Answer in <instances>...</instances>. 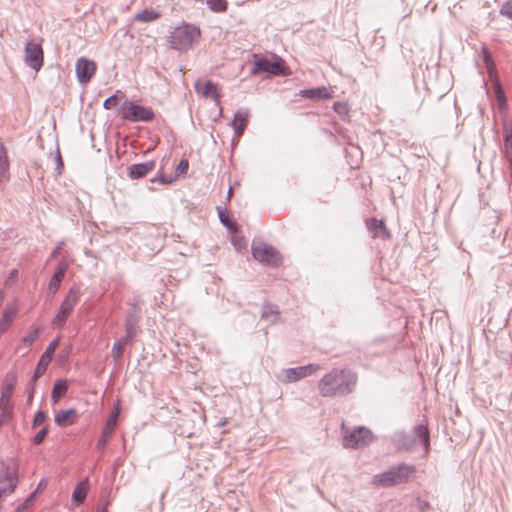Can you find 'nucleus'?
Masks as SVG:
<instances>
[{
    "label": "nucleus",
    "mask_w": 512,
    "mask_h": 512,
    "mask_svg": "<svg viewBox=\"0 0 512 512\" xmlns=\"http://www.w3.org/2000/svg\"><path fill=\"white\" fill-rule=\"evenodd\" d=\"M45 486H46V481H45V480H41V481L39 482L38 486H37L36 491H34V492L32 493L31 497H32V496H33V495H34V494H35L39 489H41V488H43V487H45Z\"/></svg>",
    "instance_id": "51"
},
{
    "label": "nucleus",
    "mask_w": 512,
    "mask_h": 512,
    "mask_svg": "<svg viewBox=\"0 0 512 512\" xmlns=\"http://www.w3.org/2000/svg\"><path fill=\"white\" fill-rule=\"evenodd\" d=\"M200 37V30L195 26L183 23L173 29L169 42L173 49L184 51L189 49Z\"/></svg>",
    "instance_id": "3"
},
{
    "label": "nucleus",
    "mask_w": 512,
    "mask_h": 512,
    "mask_svg": "<svg viewBox=\"0 0 512 512\" xmlns=\"http://www.w3.org/2000/svg\"><path fill=\"white\" fill-rule=\"evenodd\" d=\"M495 95L498 100V106L501 110L506 108V97L504 91L499 83L494 85Z\"/></svg>",
    "instance_id": "34"
},
{
    "label": "nucleus",
    "mask_w": 512,
    "mask_h": 512,
    "mask_svg": "<svg viewBox=\"0 0 512 512\" xmlns=\"http://www.w3.org/2000/svg\"><path fill=\"white\" fill-rule=\"evenodd\" d=\"M88 489V478H85L84 480L78 483V485L74 488L72 492V501L74 502L75 505H79L85 500Z\"/></svg>",
    "instance_id": "23"
},
{
    "label": "nucleus",
    "mask_w": 512,
    "mask_h": 512,
    "mask_svg": "<svg viewBox=\"0 0 512 512\" xmlns=\"http://www.w3.org/2000/svg\"><path fill=\"white\" fill-rule=\"evenodd\" d=\"M402 447H405L406 449H409L411 444V439L409 436L403 435L400 439Z\"/></svg>",
    "instance_id": "49"
},
{
    "label": "nucleus",
    "mask_w": 512,
    "mask_h": 512,
    "mask_svg": "<svg viewBox=\"0 0 512 512\" xmlns=\"http://www.w3.org/2000/svg\"><path fill=\"white\" fill-rule=\"evenodd\" d=\"M150 181L152 183L156 182V181H159L162 184H170V183H172L173 179L172 178H167L165 175L160 174L157 177L152 178Z\"/></svg>",
    "instance_id": "46"
},
{
    "label": "nucleus",
    "mask_w": 512,
    "mask_h": 512,
    "mask_svg": "<svg viewBox=\"0 0 512 512\" xmlns=\"http://www.w3.org/2000/svg\"><path fill=\"white\" fill-rule=\"evenodd\" d=\"M12 395V387L7 386L3 391L1 392L0 397V408L3 410H6L10 407V398Z\"/></svg>",
    "instance_id": "33"
},
{
    "label": "nucleus",
    "mask_w": 512,
    "mask_h": 512,
    "mask_svg": "<svg viewBox=\"0 0 512 512\" xmlns=\"http://www.w3.org/2000/svg\"><path fill=\"white\" fill-rule=\"evenodd\" d=\"M248 117L249 112L247 109L240 108L235 112L231 123L235 135L241 136L243 134L248 124Z\"/></svg>",
    "instance_id": "17"
},
{
    "label": "nucleus",
    "mask_w": 512,
    "mask_h": 512,
    "mask_svg": "<svg viewBox=\"0 0 512 512\" xmlns=\"http://www.w3.org/2000/svg\"><path fill=\"white\" fill-rule=\"evenodd\" d=\"M128 343V332L126 335L121 338L119 341L115 342L112 348L113 357L115 359L120 358L122 351L124 350L125 345Z\"/></svg>",
    "instance_id": "32"
},
{
    "label": "nucleus",
    "mask_w": 512,
    "mask_h": 512,
    "mask_svg": "<svg viewBox=\"0 0 512 512\" xmlns=\"http://www.w3.org/2000/svg\"><path fill=\"white\" fill-rule=\"evenodd\" d=\"M482 56H483V61L486 65L488 71H490V69H492L494 67V64L491 59L490 53L485 46L482 47Z\"/></svg>",
    "instance_id": "39"
},
{
    "label": "nucleus",
    "mask_w": 512,
    "mask_h": 512,
    "mask_svg": "<svg viewBox=\"0 0 512 512\" xmlns=\"http://www.w3.org/2000/svg\"><path fill=\"white\" fill-rule=\"evenodd\" d=\"M320 369L318 364H308L304 366L292 367L283 369L282 373L284 378L282 379L285 383H292L299 381L307 376L312 375Z\"/></svg>",
    "instance_id": "10"
},
{
    "label": "nucleus",
    "mask_w": 512,
    "mask_h": 512,
    "mask_svg": "<svg viewBox=\"0 0 512 512\" xmlns=\"http://www.w3.org/2000/svg\"><path fill=\"white\" fill-rule=\"evenodd\" d=\"M127 140H128V136H124L122 138L123 147H121L120 143H118L117 148H116V153H117L118 158L125 155V153H126L125 147H126Z\"/></svg>",
    "instance_id": "45"
},
{
    "label": "nucleus",
    "mask_w": 512,
    "mask_h": 512,
    "mask_svg": "<svg viewBox=\"0 0 512 512\" xmlns=\"http://www.w3.org/2000/svg\"><path fill=\"white\" fill-rule=\"evenodd\" d=\"M142 302L138 299L134 300L133 304H130V341L136 335L135 324L138 322L139 317L137 314L141 311Z\"/></svg>",
    "instance_id": "26"
},
{
    "label": "nucleus",
    "mask_w": 512,
    "mask_h": 512,
    "mask_svg": "<svg viewBox=\"0 0 512 512\" xmlns=\"http://www.w3.org/2000/svg\"><path fill=\"white\" fill-rule=\"evenodd\" d=\"M16 273H17V270H13V271L11 272V276H15V274H16Z\"/></svg>",
    "instance_id": "54"
},
{
    "label": "nucleus",
    "mask_w": 512,
    "mask_h": 512,
    "mask_svg": "<svg viewBox=\"0 0 512 512\" xmlns=\"http://www.w3.org/2000/svg\"><path fill=\"white\" fill-rule=\"evenodd\" d=\"M47 433H48L47 427H44L41 430H39L38 433L33 438V444L34 445L41 444L43 442V440L45 439Z\"/></svg>",
    "instance_id": "40"
},
{
    "label": "nucleus",
    "mask_w": 512,
    "mask_h": 512,
    "mask_svg": "<svg viewBox=\"0 0 512 512\" xmlns=\"http://www.w3.org/2000/svg\"><path fill=\"white\" fill-rule=\"evenodd\" d=\"M231 195H232V188L230 187L227 192V199H230Z\"/></svg>",
    "instance_id": "52"
},
{
    "label": "nucleus",
    "mask_w": 512,
    "mask_h": 512,
    "mask_svg": "<svg viewBox=\"0 0 512 512\" xmlns=\"http://www.w3.org/2000/svg\"><path fill=\"white\" fill-rule=\"evenodd\" d=\"M75 72L79 83H88L96 72V64L93 60L80 57L76 61Z\"/></svg>",
    "instance_id": "11"
},
{
    "label": "nucleus",
    "mask_w": 512,
    "mask_h": 512,
    "mask_svg": "<svg viewBox=\"0 0 512 512\" xmlns=\"http://www.w3.org/2000/svg\"><path fill=\"white\" fill-rule=\"evenodd\" d=\"M253 58L254 62L250 75L284 76L288 74L285 62L281 57L274 56L273 60H270L259 54H254Z\"/></svg>",
    "instance_id": "4"
},
{
    "label": "nucleus",
    "mask_w": 512,
    "mask_h": 512,
    "mask_svg": "<svg viewBox=\"0 0 512 512\" xmlns=\"http://www.w3.org/2000/svg\"><path fill=\"white\" fill-rule=\"evenodd\" d=\"M77 411L74 408L60 410L55 414L54 421L59 427H67L77 420Z\"/></svg>",
    "instance_id": "18"
},
{
    "label": "nucleus",
    "mask_w": 512,
    "mask_h": 512,
    "mask_svg": "<svg viewBox=\"0 0 512 512\" xmlns=\"http://www.w3.org/2000/svg\"><path fill=\"white\" fill-rule=\"evenodd\" d=\"M342 444L348 448H359L369 444L372 441V433L365 427H356L351 431L345 428L344 423L341 425Z\"/></svg>",
    "instance_id": "5"
},
{
    "label": "nucleus",
    "mask_w": 512,
    "mask_h": 512,
    "mask_svg": "<svg viewBox=\"0 0 512 512\" xmlns=\"http://www.w3.org/2000/svg\"><path fill=\"white\" fill-rule=\"evenodd\" d=\"M155 167V161L150 160L145 163H137L130 166V178L139 179L152 171Z\"/></svg>",
    "instance_id": "19"
},
{
    "label": "nucleus",
    "mask_w": 512,
    "mask_h": 512,
    "mask_svg": "<svg viewBox=\"0 0 512 512\" xmlns=\"http://www.w3.org/2000/svg\"><path fill=\"white\" fill-rule=\"evenodd\" d=\"M130 122L143 121L148 122L153 120L155 114L151 108L141 106L139 104L130 102Z\"/></svg>",
    "instance_id": "15"
},
{
    "label": "nucleus",
    "mask_w": 512,
    "mask_h": 512,
    "mask_svg": "<svg viewBox=\"0 0 512 512\" xmlns=\"http://www.w3.org/2000/svg\"><path fill=\"white\" fill-rule=\"evenodd\" d=\"M278 306L272 303H266L262 306L261 318L275 323L279 316Z\"/></svg>",
    "instance_id": "27"
},
{
    "label": "nucleus",
    "mask_w": 512,
    "mask_h": 512,
    "mask_svg": "<svg viewBox=\"0 0 512 512\" xmlns=\"http://www.w3.org/2000/svg\"><path fill=\"white\" fill-rule=\"evenodd\" d=\"M12 321L11 317L8 316V314L5 312L3 314L2 320L0 321V333L5 331Z\"/></svg>",
    "instance_id": "43"
},
{
    "label": "nucleus",
    "mask_w": 512,
    "mask_h": 512,
    "mask_svg": "<svg viewBox=\"0 0 512 512\" xmlns=\"http://www.w3.org/2000/svg\"><path fill=\"white\" fill-rule=\"evenodd\" d=\"M302 95L308 99H329L332 91L326 87L311 88L302 91Z\"/></svg>",
    "instance_id": "24"
},
{
    "label": "nucleus",
    "mask_w": 512,
    "mask_h": 512,
    "mask_svg": "<svg viewBox=\"0 0 512 512\" xmlns=\"http://www.w3.org/2000/svg\"><path fill=\"white\" fill-rule=\"evenodd\" d=\"M218 217L223 226H225L229 231L236 232L237 231V223L230 219L229 212L226 209H222L217 207Z\"/></svg>",
    "instance_id": "29"
},
{
    "label": "nucleus",
    "mask_w": 512,
    "mask_h": 512,
    "mask_svg": "<svg viewBox=\"0 0 512 512\" xmlns=\"http://www.w3.org/2000/svg\"><path fill=\"white\" fill-rule=\"evenodd\" d=\"M415 468L408 464H398L388 470L376 474L372 478V484L380 487H391L405 483L409 480Z\"/></svg>",
    "instance_id": "2"
},
{
    "label": "nucleus",
    "mask_w": 512,
    "mask_h": 512,
    "mask_svg": "<svg viewBox=\"0 0 512 512\" xmlns=\"http://www.w3.org/2000/svg\"><path fill=\"white\" fill-rule=\"evenodd\" d=\"M18 482L17 471L4 463L0 469V496L12 493Z\"/></svg>",
    "instance_id": "9"
},
{
    "label": "nucleus",
    "mask_w": 512,
    "mask_h": 512,
    "mask_svg": "<svg viewBox=\"0 0 512 512\" xmlns=\"http://www.w3.org/2000/svg\"><path fill=\"white\" fill-rule=\"evenodd\" d=\"M160 17V13L152 8H145L142 11L136 13L132 21L133 22H144L150 23L157 20Z\"/></svg>",
    "instance_id": "25"
},
{
    "label": "nucleus",
    "mask_w": 512,
    "mask_h": 512,
    "mask_svg": "<svg viewBox=\"0 0 512 512\" xmlns=\"http://www.w3.org/2000/svg\"><path fill=\"white\" fill-rule=\"evenodd\" d=\"M9 177V162L7 152L2 143H0V182Z\"/></svg>",
    "instance_id": "28"
},
{
    "label": "nucleus",
    "mask_w": 512,
    "mask_h": 512,
    "mask_svg": "<svg viewBox=\"0 0 512 512\" xmlns=\"http://www.w3.org/2000/svg\"><path fill=\"white\" fill-rule=\"evenodd\" d=\"M188 167H189L188 160H186V159H182V160L178 163V165H177V167H176V174H177V175H180V174H182V173L186 172V171L188 170Z\"/></svg>",
    "instance_id": "44"
},
{
    "label": "nucleus",
    "mask_w": 512,
    "mask_h": 512,
    "mask_svg": "<svg viewBox=\"0 0 512 512\" xmlns=\"http://www.w3.org/2000/svg\"><path fill=\"white\" fill-rule=\"evenodd\" d=\"M503 133H504V147L502 148V152L506 158H509L512 155V122L504 121L503 123Z\"/></svg>",
    "instance_id": "21"
},
{
    "label": "nucleus",
    "mask_w": 512,
    "mask_h": 512,
    "mask_svg": "<svg viewBox=\"0 0 512 512\" xmlns=\"http://www.w3.org/2000/svg\"><path fill=\"white\" fill-rule=\"evenodd\" d=\"M500 14L512 19V0L504 2L500 8Z\"/></svg>",
    "instance_id": "37"
},
{
    "label": "nucleus",
    "mask_w": 512,
    "mask_h": 512,
    "mask_svg": "<svg viewBox=\"0 0 512 512\" xmlns=\"http://www.w3.org/2000/svg\"><path fill=\"white\" fill-rule=\"evenodd\" d=\"M55 163H56V170H57L58 174L60 175L62 173L64 164H63V160H62V157H61V154H60V151L58 148H57V151L55 154Z\"/></svg>",
    "instance_id": "42"
},
{
    "label": "nucleus",
    "mask_w": 512,
    "mask_h": 512,
    "mask_svg": "<svg viewBox=\"0 0 512 512\" xmlns=\"http://www.w3.org/2000/svg\"><path fill=\"white\" fill-rule=\"evenodd\" d=\"M367 226L371 231H373V237H381L383 239H388L390 237V233L383 220L371 218L367 221Z\"/></svg>",
    "instance_id": "20"
},
{
    "label": "nucleus",
    "mask_w": 512,
    "mask_h": 512,
    "mask_svg": "<svg viewBox=\"0 0 512 512\" xmlns=\"http://www.w3.org/2000/svg\"><path fill=\"white\" fill-rule=\"evenodd\" d=\"M43 61L44 53L41 45L33 40L28 41L25 44V64L38 72L43 66Z\"/></svg>",
    "instance_id": "8"
},
{
    "label": "nucleus",
    "mask_w": 512,
    "mask_h": 512,
    "mask_svg": "<svg viewBox=\"0 0 512 512\" xmlns=\"http://www.w3.org/2000/svg\"><path fill=\"white\" fill-rule=\"evenodd\" d=\"M194 89L196 93L202 97L212 98L214 99L216 105L220 104V94L218 92L217 85L212 81L208 80L203 82L198 80L194 84Z\"/></svg>",
    "instance_id": "14"
},
{
    "label": "nucleus",
    "mask_w": 512,
    "mask_h": 512,
    "mask_svg": "<svg viewBox=\"0 0 512 512\" xmlns=\"http://www.w3.org/2000/svg\"><path fill=\"white\" fill-rule=\"evenodd\" d=\"M333 110L340 116H346L348 114V105L345 102H334Z\"/></svg>",
    "instance_id": "36"
},
{
    "label": "nucleus",
    "mask_w": 512,
    "mask_h": 512,
    "mask_svg": "<svg viewBox=\"0 0 512 512\" xmlns=\"http://www.w3.org/2000/svg\"><path fill=\"white\" fill-rule=\"evenodd\" d=\"M128 104V99H125L122 105V117L123 119H128V110H125V106Z\"/></svg>",
    "instance_id": "50"
},
{
    "label": "nucleus",
    "mask_w": 512,
    "mask_h": 512,
    "mask_svg": "<svg viewBox=\"0 0 512 512\" xmlns=\"http://www.w3.org/2000/svg\"><path fill=\"white\" fill-rule=\"evenodd\" d=\"M118 416H119V409L118 408H115L108 420L106 421V424L102 430V433H101V436L97 442V449L98 450H101L103 449L106 444L108 443L110 437L112 436L114 430H115V427H116V424H117V420H118Z\"/></svg>",
    "instance_id": "13"
},
{
    "label": "nucleus",
    "mask_w": 512,
    "mask_h": 512,
    "mask_svg": "<svg viewBox=\"0 0 512 512\" xmlns=\"http://www.w3.org/2000/svg\"><path fill=\"white\" fill-rule=\"evenodd\" d=\"M46 419V414L39 410L35 413L33 418V427L41 425Z\"/></svg>",
    "instance_id": "41"
},
{
    "label": "nucleus",
    "mask_w": 512,
    "mask_h": 512,
    "mask_svg": "<svg viewBox=\"0 0 512 512\" xmlns=\"http://www.w3.org/2000/svg\"><path fill=\"white\" fill-rule=\"evenodd\" d=\"M413 437L415 440H418L423 447L425 448V451L427 452L430 447V433L425 425H416L413 428Z\"/></svg>",
    "instance_id": "22"
},
{
    "label": "nucleus",
    "mask_w": 512,
    "mask_h": 512,
    "mask_svg": "<svg viewBox=\"0 0 512 512\" xmlns=\"http://www.w3.org/2000/svg\"><path fill=\"white\" fill-rule=\"evenodd\" d=\"M67 383L66 381L58 380L52 389L51 398L54 403L58 402L59 399L66 393L67 391Z\"/></svg>",
    "instance_id": "30"
},
{
    "label": "nucleus",
    "mask_w": 512,
    "mask_h": 512,
    "mask_svg": "<svg viewBox=\"0 0 512 512\" xmlns=\"http://www.w3.org/2000/svg\"><path fill=\"white\" fill-rule=\"evenodd\" d=\"M79 301V289L77 287H71L61 303L60 309L53 319V325L55 327H61L72 312L74 307Z\"/></svg>",
    "instance_id": "7"
},
{
    "label": "nucleus",
    "mask_w": 512,
    "mask_h": 512,
    "mask_svg": "<svg viewBox=\"0 0 512 512\" xmlns=\"http://www.w3.org/2000/svg\"><path fill=\"white\" fill-rule=\"evenodd\" d=\"M98 512H105V508H102L101 510H99Z\"/></svg>",
    "instance_id": "55"
},
{
    "label": "nucleus",
    "mask_w": 512,
    "mask_h": 512,
    "mask_svg": "<svg viewBox=\"0 0 512 512\" xmlns=\"http://www.w3.org/2000/svg\"><path fill=\"white\" fill-rule=\"evenodd\" d=\"M40 330L38 328L33 329L30 331L24 338H23V344L27 347L32 345L39 337Z\"/></svg>",
    "instance_id": "35"
},
{
    "label": "nucleus",
    "mask_w": 512,
    "mask_h": 512,
    "mask_svg": "<svg viewBox=\"0 0 512 512\" xmlns=\"http://www.w3.org/2000/svg\"><path fill=\"white\" fill-rule=\"evenodd\" d=\"M63 245H64V243H63V242L59 243V244L54 248V250L52 251V253H51V255H50V258H56V257L60 254V252H61V250H62V248H63Z\"/></svg>",
    "instance_id": "47"
},
{
    "label": "nucleus",
    "mask_w": 512,
    "mask_h": 512,
    "mask_svg": "<svg viewBox=\"0 0 512 512\" xmlns=\"http://www.w3.org/2000/svg\"><path fill=\"white\" fill-rule=\"evenodd\" d=\"M206 5L213 12H225L227 10L226 0H206Z\"/></svg>",
    "instance_id": "31"
},
{
    "label": "nucleus",
    "mask_w": 512,
    "mask_h": 512,
    "mask_svg": "<svg viewBox=\"0 0 512 512\" xmlns=\"http://www.w3.org/2000/svg\"><path fill=\"white\" fill-rule=\"evenodd\" d=\"M357 378L352 370L332 369L318 382L319 393L323 397L346 396L353 391Z\"/></svg>",
    "instance_id": "1"
},
{
    "label": "nucleus",
    "mask_w": 512,
    "mask_h": 512,
    "mask_svg": "<svg viewBox=\"0 0 512 512\" xmlns=\"http://www.w3.org/2000/svg\"><path fill=\"white\" fill-rule=\"evenodd\" d=\"M125 327L128 329V318L125 319V323H124Z\"/></svg>",
    "instance_id": "53"
},
{
    "label": "nucleus",
    "mask_w": 512,
    "mask_h": 512,
    "mask_svg": "<svg viewBox=\"0 0 512 512\" xmlns=\"http://www.w3.org/2000/svg\"><path fill=\"white\" fill-rule=\"evenodd\" d=\"M252 256L259 262L271 266H278L281 264V257L279 252L273 246L264 244L262 242L253 241Z\"/></svg>",
    "instance_id": "6"
},
{
    "label": "nucleus",
    "mask_w": 512,
    "mask_h": 512,
    "mask_svg": "<svg viewBox=\"0 0 512 512\" xmlns=\"http://www.w3.org/2000/svg\"><path fill=\"white\" fill-rule=\"evenodd\" d=\"M59 339H55L49 343L48 347L42 354L36 369L33 374V381L35 382L41 375H43L47 369L48 364L51 362L53 354L58 346Z\"/></svg>",
    "instance_id": "12"
},
{
    "label": "nucleus",
    "mask_w": 512,
    "mask_h": 512,
    "mask_svg": "<svg viewBox=\"0 0 512 512\" xmlns=\"http://www.w3.org/2000/svg\"><path fill=\"white\" fill-rule=\"evenodd\" d=\"M119 102L118 94H114L105 99L103 106L105 109H113L117 107Z\"/></svg>",
    "instance_id": "38"
},
{
    "label": "nucleus",
    "mask_w": 512,
    "mask_h": 512,
    "mask_svg": "<svg viewBox=\"0 0 512 512\" xmlns=\"http://www.w3.org/2000/svg\"><path fill=\"white\" fill-rule=\"evenodd\" d=\"M68 267H69V265L65 260H61L57 264L55 272L52 275V277L49 281V284H48V290H49L50 294L54 295L58 291L60 284H61L62 280L64 279L65 274L68 270Z\"/></svg>",
    "instance_id": "16"
},
{
    "label": "nucleus",
    "mask_w": 512,
    "mask_h": 512,
    "mask_svg": "<svg viewBox=\"0 0 512 512\" xmlns=\"http://www.w3.org/2000/svg\"><path fill=\"white\" fill-rule=\"evenodd\" d=\"M29 505H30V499H27L24 503L17 506L13 512H24L28 508Z\"/></svg>",
    "instance_id": "48"
}]
</instances>
